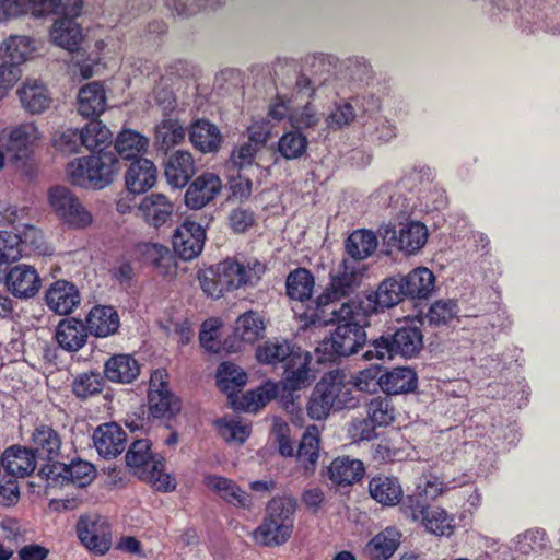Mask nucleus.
<instances>
[{"instance_id": "nucleus-1", "label": "nucleus", "mask_w": 560, "mask_h": 560, "mask_svg": "<svg viewBox=\"0 0 560 560\" xmlns=\"http://www.w3.org/2000/svg\"><path fill=\"white\" fill-rule=\"evenodd\" d=\"M265 271L266 266L258 259L242 262L228 258L202 271L199 281L208 296L219 299L225 292L257 285Z\"/></svg>"}, {"instance_id": "nucleus-2", "label": "nucleus", "mask_w": 560, "mask_h": 560, "mask_svg": "<svg viewBox=\"0 0 560 560\" xmlns=\"http://www.w3.org/2000/svg\"><path fill=\"white\" fill-rule=\"evenodd\" d=\"M82 0H0V10L7 18L31 13L34 18L56 15L51 35H82L78 18Z\"/></svg>"}, {"instance_id": "nucleus-3", "label": "nucleus", "mask_w": 560, "mask_h": 560, "mask_svg": "<svg viewBox=\"0 0 560 560\" xmlns=\"http://www.w3.org/2000/svg\"><path fill=\"white\" fill-rule=\"evenodd\" d=\"M295 501L289 497L272 498L262 523L254 530V539L264 546H280L289 540L294 527Z\"/></svg>"}, {"instance_id": "nucleus-4", "label": "nucleus", "mask_w": 560, "mask_h": 560, "mask_svg": "<svg viewBox=\"0 0 560 560\" xmlns=\"http://www.w3.org/2000/svg\"><path fill=\"white\" fill-rule=\"evenodd\" d=\"M118 171L119 161L112 152L77 158L67 165V175L72 184L97 189L109 185Z\"/></svg>"}, {"instance_id": "nucleus-5", "label": "nucleus", "mask_w": 560, "mask_h": 560, "mask_svg": "<svg viewBox=\"0 0 560 560\" xmlns=\"http://www.w3.org/2000/svg\"><path fill=\"white\" fill-rule=\"evenodd\" d=\"M126 463L133 475L156 490L164 492L175 490L177 485L175 478L164 472V460L152 455L148 440L132 442L126 453Z\"/></svg>"}, {"instance_id": "nucleus-6", "label": "nucleus", "mask_w": 560, "mask_h": 560, "mask_svg": "<svg viewBox=\"0 0 560 560\" xmlns=\"http://www.w3.org/2000/svg\"><path fill=\"white\" fill-rule=\"evenodd\" d=\"M365 271L364 262L349 258L342 259L330 271L329 287L317 298L316 304L328 306L334 300L351 294L361 285Z\"/></svg>"}, {"instance_id": "nucleus-7", "label": "nucleus", "mask_w": 560, "mask_h": 560, "mask_svg": "<svg viewBox=\"0 0 560 560\" xmlns=\"http://www.w3.org/2000/svg\"><path fill=\"white\" fill-rule=\"evenodd\" d=\"M49 205L59 220L70 228L85 229L93 222L92 213L66 187H55L49 190Z\"/></svg>"}, {"instance_id": "nucleus-8", "label": "nucleus", "mask_w": 560, "mask_h": 560, "mask_svg": "<svg viewBox=\"0 0 560 560\" xmlns=\"http://www.w3.org/2000/svg\"><path fill=\"white\" fill-rule=\"evenodd\" d=\"M42 133L34 122H24L0 132V144L14 162H26L40 141Z\"/></svg>"}, {"instance_id": "nucleus-9", "label": "nucleus", "mask_w": 560, "mask_h": 560, "mask_svg": "<svg viewBox=\"0 0 560 560\" xmlns=\"http://www.w3.org/2000/svg\"><path fill=\"white\" fill-rule=\"evenodd\" d=\"M77 533L81 542L96 556H103L110 549L112 528L100 515L81 516L77 524Z\"/></svg>"}, {"instance_id": "nucleus-10", "label": "nucleus", "mask_w": 560, "mask_h": 560, "mask_svg": "<svg viewBox=\"0 0 560 560\" xmlns=\"http://www.w3.org/2000/svg\"><path fill=\"white\" fill-rule=\"evenodd\" d=\"M148 402L154 418L172 417L180 410L178 398L168 389V375L163 369L151 374Z\"/></svg>"}, {"instance_id": "nucleus-11", "label": "nucleus", "mask_w": 560, "mask_h": 560, "mask_svg": "<svg viewBox=\"0 0 560 560\" xmlns=\"http://www.w3.org/2000/svg\"><path fill=\"white\" fill-rule=\"evenodd\" d=\"M366 334L360 323H349L338 325L330 338L324 341L318 350L327 351L331 349V354L327 358L332 360V354L340 357L351 355L365 345Z\"/></svg>"}, {"instance_id": "nucleus-12", "label": "nucleus", "mask_w": 560, "mask_h": 560, "mask_svg": "<svg viewBox=\"0 0 560 560\" xmlns=\"http://www.w3.org/2000/svg\"><path fill=\"white\" fill-rule=\"evenodd\" d=\"M335 79V66L325 57H314L311 63L310 74H300L295 80L294 91L298 95L312 98L324 88L332 84Z\"/></svg>"}, {"instance_id": "nucleus-13", "label": "nucleus", "mask_w": 560, "mask_h": 560, "mask_svg": "<svg viewBox=\"0 0 560 560\" xmlns=\"http://www.w3.org/2000/svg\"><path fill=\"white\" fill-rule=\"evenodd\" d=\"M317 305L316 313L312 316L313 324H349V323H360L371 312L365 310V299L355 301L350 300L340 304L339 306L332 305V302L328 306H319Z\"/></svg>"}, {"instance_id": "nucleus-14", "label": "nucleus", "mask_w": 560, "mask_h": 560, "mask_svg": "<svg viewBox=\"0 0 560 560\" xmlns=\"http://www.w3.org/2000/svg\"><path fill=\"white\" fill-rule=\"evenodd\" d=\"M205 240L206 231L201 224L187 220L175 230L173 247L184 260H191L201 253Z\"/></svg>"}, {"instance_id": "nucleus-15", "label": "nucleus", "mask_w": 560, "mask_h": 560, "mask_svg": "<svg viewBox=\"0 0 560 560\" xmlns=\"http://www.w3.org/2000/svg\"><path fill=\"white\" fill-rule=\"evenodd\" d=\"M49 483H71L83 488L92 482L95 477V468L84 460H73L69 465L55 463L47 474Z\"/></svg>"}, {"instance_id": "nucleus-16", "label": "nucleus", "mask_w": 560, "mask_h": 560, "mask_svg": "<svg viewBox=\"0 0 560 560\" xmlns=\"http://www.w3.org/2000/svg\"><path fill=\"white\" fill-rule=\"evenodd\" d=\"M5 287L15 298L28 299L38 293L42 280L33 266L20 264L5 273Z\"/></svg>"}, {"instance_id": "nucleus-17", "label": "nucleus", "mask_w": 560, "mask_h": 560, "mask_svg": "<svg viewBox=\"0 0 560 560\" xmlns=\"http://www.w3.org/2000/svg\"><path fill=\"white\" fill-rule=\"evenodd\" d=\"M411 517L421 521L425 529L436 536H451L455 528L453 515L440 506H424L422 502L411 504Z\"/></svg>"}, {"instance_id": "nucleus-18", "label": "nucleus", "mask_w": 560, "mask_h": 560, "mask_svg": "<svg viewBox=\"0 0 560 560\" xmlns=\"http://www.w3.org/2000/svg\"><path fill=\"white\" fill-rule=\"evenodd\" d=\"M406 298L401 276L384 279L375 292L365 295V310L375 313L381 308H389Z\"/></svg>"}, {"instance_id": "nucleus-19", "label": "nucleus", "mask_w": 560, "mask_h": 560, "mask_svg": "<svg viewBox=\"0 0 560 560\" xmlns=\"http://www.w3.org/2000/svg\"><path fill=\"white\" fill-rule=\"evenodd\" d=\"M16 95L24 110L32 115L44 113L50 107L51 94L44 82L27 78L16 90Z\"/></svg>"}, {"instance_id": "nucleus-20", "label": "nucleus", "mask_w": 560, "mask_h": 560, "mask_svg": "<svg viewBox=\"0 0 560 560\" xmlns=\"http://www.w3.org/2000/svg\"><path fill=\"white\" fill-rule=\"evenodd\" d=\"M388 242L395 241L399 250L412 255L418 253L428 241V229L418 221L400 224L398 232L387 229L385 236Z\"/></svg>"}, {"instance_id": "nucleus-21", "label": "nucleus", "mask_w": 560, "mask_h": 560, "mask_svg": "<svg viewBox=\"0 0 560 560\" xmlns=\"http://www.w3.org/2000/svg\"><path fill=\"white\" fill-rule=\"evenodd\" d=\"M45 300L52 312L68 315L79 306L81 295L72 282L57 280L46 291Z\"/></svg>"}, {"instance_id": "nucleus-22", "label": "nucleus", "mask_w": 560, "mask_h": 560, "mask_svg": "<svg viewBox=\"0 0 560 560\" xmlns=\"http://www.w3.org/2000/svg\"><path fill=\"white\" fill-rule=\"evenodd\" d=\"M317 384H323L328 398L336 409L350 408L355 405L352 397V385L349 376L341 370L326 373Z\"/></svg>"}, {"instance_id": "nucleus-23", "label": "nucleus", "mask_w": 560, "mask_h": 560, "mask_svg": "<svg viewBox=\"0 0 560 560\" xmlns=\"http://www.w3.org/2000/svg\"><path fill=\"white\" fill-rule=\"evenodd\" d=\"M140 217L150 226L160 228L173 217L174 205L163 194H150L138 206Z\"/></svg>"}, {"instance_id": "nucleus-24", "label": "nucleus", "mask_w": 560, "mask_h": 560, "mask_svg": "<svg viewBox=\"0 0 560 560\" xmlns=\"http://www.w3.org/2000/svg\"><path fill=\"white\" fill-rule=\"evenodd\" d=\"M222 187L221 179L213 173L198 176L185 194V202L191 209H200L214 199Z\"/></svg>"}, {"instance_id": "nucleus-25", "label": "nucleus", "mask_w": 560, "mask_h": 560, "mask_svg": "<svg viewBox=\"0 0 560 560\" xmlns=\"http://www.w3.org/2000/svg\"><path fill=\"white\" fill-rule=\"evenodd\" d=\"M135 255L144 264L151 265L160 275L168 276L175 272L174 257L166 246L158 243H139L135 247Z\"/></svg>"}, {"instance_id": "nucleus-26", "label": "nucleus", "mask_w": 560, "mask_h": 560, "mask_svg": "<svg viewBox=\"0 0 560 560\" xmlns=\"http://www.w3.org/2000/svg\"><path fill=\"white\" fill-rule=\"evenodd\" d=\"M94 445L103 457H116L125 450L126 434L115 422L100 425L93 434Z\"/></svg>"}, {"instance_id": "nucleus-27", "label": "nucleus", "mask_w": 560, "mask_h": 560, "mask_svg": "<svg viewBox=\"0 0 560 560\" xmlns=\"http://www.w3.org/2000/svg\"><path fill=\"white\" fill-rule=\"evenodd\" d=\"M311 355L300 349L284 365V386L290 390H299L308 386L314 376L310 369Z\"/></svg>"}, {"instance_id": "nucleus-28", "label": "nucleus", "mask_w": 560, "mask_h": 560, "mask_svg": "<svg viewBox=\"0 0 560 560\" xmlns=\"http://www.w3.org/2000/svg\"><path fill=\"white\" fill-rule=\"evenodd\" d=\"M205 485L229 504L242 509L252 506L250 495L231 479L218 475H208L205 477Z\"/></svg>"}, {"instance_id": "nucleus-29", "label": "nucleus", "mask_w": 560, "mask_h": 560, "mask_svg": "<svg viewBox=\"0 0 560 560\" xmlns=\"http://www.w3.org/2000/svg\"><path fill=\"white\" fill-rule=\"evenodd\" d=\"M156 176L158 171L151 160L137 159L126 172V187L132 194L144 192L154 186Z\"/></svg>"}, {"instance_id": "nucleus-30", "label": "nucleus", "mask_w": 560, "mask_h": 560, "mask_svg": "<svg viewBox=\"0 0 560 560\" xmlns=\"http://www.w3.org/2000/svg\"><path fill=\"white\" fill-rule=\"evenodd\" d=\"M165 177L174 188L187 185L195 174V162L190 152L178 150L173 153L165 163Z\"/></svg>"}, {"instance_id": "nucleus-31", "label": "nucleus", "mask_w": 560, "mask_h": 560, "mask_svg": "<svg viewBox=\"0 0 560 560\" xmlns=\"http://www.w3.org/2000/svg\"><path fill=\"white\" fill-rule=\"evenodd\" d=\"M86 330L100 338L117 332L120 322L117 312L112 306L97 305L92 307L85 317Z\"/></svg>"}, {"instance_id": "nucleus-32", "label": "nucleus", "mask_w": 560, "mask_h": 560, "mask_svg": "<svg viewBox=\"0 0 560 560\" xmlns=\"http://www.w3.org/2000/svg\"><path fill=\"white\" fill-rule=\"evenodd\" d=\"M192 145L202 153L219 151L223 137L220 129L207 119H197L189 128Z\"/></svg>"}, {"instance_id": "nucleus-33", "label": "nucleus", "mask_w": 560, "mask_h": 560, "mask_svg": "<svg viewBox=\"0 0 560 560\" xmlns=\"http://www.w3.org/2000/svg\"><path fill=\"white\" fill-rule=\"evenodd\" d=\"M401 279L406 298L412 300H427L435 289V276L427 267L415 268Z\"/></svg>"}, {"instance_id": "nucleus-34", "label": "nucleus", "mask_w": 560, "mask_h": 560, "mask_svg": "<svg viewBox=\"0 0 560 560\" xmlns=\"http://www.w3.org/2000/svg\"><path fill=\"white\" fill-rule=\"evenodd\" d=\"M86 37H49L54 45L72 55V60L80 67L81 75L89 79L94 74L93 66L85 61L96 62L97 57L86 54Z\"/></svg>"}, {"instance_id": "nucleus-35", "label": "nucleus", "mask_w": 560, "mask_h": 560, "mask_svg": "<svg viewBox=\"0 0 560 560\" xmlns=\"http://www.w3.org/2000/svg\"><path fill=\"white\" fill-rule=\"evenodd\" d=\"M1 466L9 475L23 478L35 470L36 456L32 450L12 446L3 453Z\"/></svg>"}, {"instance_id": "nucleus-36", "label": "nucleus", "mask_w": 560, "mask_h": 560, "mask_svg": "<svg viewBox=\"0 0 560 560\" xmlns=\"http://www.w3.org/2000/svg\"><path fill=\"white\" fill-rule=\"evenodd\" d=\"M36 37H5L0 44V58L19 67L37 51Z\"/></svg>"}, {"instance_id": "nucleus-37", "label": "nucleus", "mask_w": 560, "mask_h": 560, "mask_svg": "<svg viewBox=\"0 0 560 560\" xmlns=\"http://www.w3.org/2000/svg\"><path fill=\"white\" fill-rule=\"evenodd\" d=\"M85 325L75 318L63 319L56 329V340L67 351H78L86 342Z\"/></svg>"}, {"instance_id": "nucleus-38", "label": "nucleus", "mask_w": 560, "mask_h": 560, "mask_svg": "<svg viewBox=\"0 0 560 560\" xmlns=\"http://www.w3.org/2000/svg\"><path fill=\"white\" fill-rule=\"evenodd\" d=\"M106 106L104 88L98 82H91L82 86L78 94V112L84 116H98Z\"/></svg>"}, {"instance_id": "nucleus-39", "label": "nucleus", "mask_w": 560, "mask_h": 560, "mask_svg": "<svg viewBox=\"0 0 560 560\" xmlns=\"http://www.w3.org/2000/svg\"><path fill=\"white\" fill-rule=\"evenodd\" d=\"M329 478L339 486H349L364 475L363 463L348 456L337 457L328 468Z\"/></svg>"}, {"instance_id": "nucleus-40", "label": "nucleus", "mask_w": 560, "mask_h": 560, "mask_svg": "<svg viewBox=\"0 0 560 560\" xmlns=\"http://www.w3.org/2000/svg\"><path fill=\"white\" fill-rule=\"evenodd\" d=\"M104 373L112 382L131 383L139 375L140 366L131 355L117 354L107 360Z\"/></svg>"}, {"instance_id": "nucleus-41", "label": "nucleus", "mask_w": 560, "mask_h": 560, "mask_svg": "<svg viewBox=\"0 0 560 560\" xmlns=\"http://www.w3.org/2000/svg\"><path fill=\"white\" fill-rule=\"evenodd\" d=\"M400 544V533L394 527H387L375 535L366 545L371 560H388Z\"/></svg>"}, {"instance_id": "nucleus-42", "label": "nucleus", "mask_w": 560, "mask_h": 560, "mask_svg": "<svg viewBox=\"0 0 560 560\" xmlns=\"http://www.w3.org/2000/svg\"><path fill=\"white\" fill-rule=\"evenodd\" d=\"M416 386V373L409 368H397L380 376V387L389 395L408 393Z\"/></svg>"}, {"instance_id": "nucleus-43", "label": "nucleus", "mask_w": 560, "mask_h": 560, "mask_svg": "<svg viewBox=\"0 0 560 560\" xmlns=\"http://www.w3.org/2000/svg\"><path fill=\"white\" fill-rule=\"evenodd\" d=\"M34 452L37 457L52 460L59 455L61 439L59 434L48 425L37 427L32 435Z\"/></svg>"}, {"instance_id": "nucleus-44", "label": "nucleus", "mask_w": 560, "mask_h": 560, "mask_svg": "<svg viewBox=\"0 0 560 560\" xmlns=\"http://www.w3.org/2000/svg\"><path fill=\"white\" fill-rule=\"evenodd\" d=\"M319 431L317 427L311 425L304 432L298 452L296 459L306 474L314 471L319 457Z\"/></svg>"}, {"instance_id": "nucleus-45", "label": "nucleus", "mask_w": 560, "mask_h": 560, "mask_svg": "<svg viewBox=\"0 0 560 560\" xmlns=\"http://www.w3.org/2000/svg\"><path fill=\"white\" fill-rule=\"evenodd\" d=\"M186 130L177 119L166 118L156 125L153 144L159 151L167 152L184 141Z\"/></svg>"}, {"instance_id": "nucleus-46", "label": "nucleus", "mask_w": 560, "mask_h": 560, "mask_svg": "<svg viewBox=\"0 0 560 560\" xmlns=\"http://www.w3.org/2000/svg\"><path fill=\"white\" fill-rule=\"evenodd\" d=\"M371 497L383 505H395L402 497V489L397 479L387 476H377L370 480Z\"/></svg>"}, {"instance_id": "nucleus-47", "label": "nucleus", "mask_w": 560, "mask_h": 560, "mask_svg": "<svg viewBox=\"0 0 560 560\" xmlns=\"http://www.w3.org/2000/svg\"><path fill=\"white\" fill-rule=\"evenodd\" d=\"M294 353L296 350L285 339L267 340L256 349L257 360L270 365L285 364Z\"/></svg>"}, {"instance_id": "nucleus-48", "label": "nucleus", "mask_w": 560, "mask_h": 560, "mask_svg": "<svg viewBox=\"0 0 560 560\" xmlns=\"http://www.w3.org/2000/svg\"><path fill=\"white\" fill-rule=\"evenodd\" d=\"M377 238L371 231L358 230L350 234L346 241V252L349 259L363 262L377 248Z\"/></svg>"}, {"instance_id": "nucleus-49", "label": "nucleus", "mask_w": 560, "mask_h": 560, "mask_svg": "<svg viewBox=\"0 0 560 560\" xmlns=\"http://www.w3.org/2000/svg\"><path fill=\"white\" fill-rule=\"evenodd\" d=\"M278 388L277 383L268 381L258 388L244 394L237 404L233 402L234 408L246 412H257L270 400L276 398L278 395Z\"/></svg>"}, {"instance_id": "nucleus-50", "label": "nucleus", "mask_w": 560, "mask_h": 560, "mask_svg": "<svg viewBox=\"0 0 560 560\" xmlns=\"http://www.w3.org/2000/svg\"><path fill=\"white\" fill-rule=\"evenodd\" d=\"M396 354L405 358L415 357L422 348V332L418 327L405 326L392 336Z\"/></svg>"}, {"instance_id": "nucleus-51", "label": "nucleus", "mask_w": 560, "mask_h": 560, "mask_svg": "<svg viewBox=\"0 0 560 560\" xmlns=\"http://www.w3.org/2000/svg\"><path fill=\"white\" fill-rule=\"evenodd\" d=\"M149 139L131 129L122 130L116 138L115 150L125 160H131L145 152Z\"/></svg>"}, {"instance_id": "nucleus-52", "label": "nucleus", "mask_w": 560, "mask_h": 560, "mask_svg": "<svg viewBox=\"0 0 560 560\" xmlns=\"http://www.w3.org/2000/svg\"><path fill=\"white\" fill-rule=\"evenodd\" d=\"M265 328L262 317L249 311L238 316L234 334L243 342L252 345L264 336Z\"/></svg>"}, {"instance_id": "nucleus-53", "label": "nucleus", "mask_w": 560, "mask_h": 560, "mask_svg": "<svg viewBox=\"0 0 560 560\" xmlns=\"http://www.w3.org/2000/svg\"><path fill=\"white\" fill-rule=\"evenodd\" d=\"M247 382L246 373L232 362H223L217 372V384L219 388L232 396L235 392L241 390Z\"/></svg>"}, {"instance_id": "nucleus-54", "label": "nucleus", "mask_w": 560, "mask_h": 560, "mask_svg": "<svg viewBox=\"0 0 560 560\" xmlns=\"http://www.w3.org/2000/svg\"><path fill=\"white\" fill-rule=\"evenodd\" d=\"M314 289V278L311 272L304 268H299L287 278V293L292 300L306 301L312 296Z\"/></svg>"}, {"instance_id": "nucleus-55", "label": "nucleus", "mask_w": 560, "mask_h": 560, "mask_svg": "<svg viewBox=\"0 0 560 560\" xmlns=\"http://www.w3.org/2000/svg\"><path fill=\"white\" fill-rule=\"evenodd\" d=\"M360 103L361 100L359 97L336 103L331 112L326 117L325 121L327 127L337 130L352 124L359 116L357 107L360 106Z\"/></svg>"}, {"instance_id": "nucleus-56", "label": "nucleus", "mask_w": 560, "mask_h": 560, "mask_svg": "<svg viewBox=\"0 0 560 560\" xmlns=\"http://www.w3.org/2000/svg\"><path fill=\"white\" fill-rule=\"evenodd\" d=\"M16 226L21 240V258L31 255H44L47 253V246L43 233L34 225L21 224Z\"/></svg>"}, {"instance_id": "nucleus-57", "label": "nucleus", "mask_w": 560, "mask_h": 560, "mask_svg": "<svg viewBox=\"0 0 560 560\" xmlns=\"http://www.w3.org/2000/svg\"><path fill=\"white\" fill-rule=\"evenodd\" d=\"M220 436L228 443L243 444L250 435V425L237 417H224L217 420Z\"/></svg>"}, {"instance_id": "nucleus-58", "label": "nucleus", "mask_w": 560, "mask_h": 560, "mask_svg": "<svg viewBox=\"0 0 560 560\" xmlns=\"http://www.w3.org/2000/svg\"><path fill=\"white\" fill-rule=\"evenodd\" d=\"M82 142L88 150L102 151L112 142V132L101 120H92L82 129Z\"/></svg>"}, {"instance_id": "nucleus-59", "label": "nucleus", "mask_w": 560, "mask_h": 560, "mask_svg": "<svg viewBox=\"0 0 560 560\" xmlns=\"http://www.w3.org/2000/svg\"><path fill=\"white\" fill-rule=\"evenodd\" d=\"M307 143V138L300 131H289L279 139L278 151L287 160L298 159L305 153Z\"/></svg>"}, {"instance_id": "nucleus-60", "label": "nucleus", "mask_w": 560, "mask_h": 560, "mask_svg": "<svg viewBox=\"0 0 560 560\" xmlns=\"http://www.w3.org/2000/svg\"><path fill=\"white\" fill-rule=\"evenodd\" d=\"M323 386V384H316L311 394L307 404V413L312 419L322 420L326 418L332 409H336Z\"/></svg>"}, {"instance_id": "nucleus-61", "label": "nucleus", "mask_w": 560, "mask_h": 560, "mask_svg": "<svg viewBox=\"0 0 560 560\" xmlns=\"http://www.w3.org/2000/svg\"><path fill=\"white\" fill-rule=\"evenodd\" d=\"M368 418L376 425H388L394 420V408L386 397H375L366 405Z\"/></svg>"}, {"instance_id": "nucleus-62", "label": "nucleus", "mask_w": 560, "mask_h": 560, "mask_svg": "<svg viewBox=\"0 0 560 560\" xmlns=\"http://www.w3.org/2000/svg\"><path fill=\"white\" fill-rule=\"evenodd\" d=\"M319 119L316 108L310 102L304 106L293 107L289 114V121L295 129L315 127Z\"/></svg>"}, {"instance_id": "nucleus-63", "label": "nucleus", "mask_w": 560, "mask_h": 560, "mask_svg": "<svg viewBox=\"0 0 560 560\" xmlns=\"http://www.w3.org/2000/svg\"><path fill=\"white\" fill-rule=\"evenodd\" d=\"M54 147L63 153H77L83 147L82 130L67 128L57 131L54 139Z\"/></svg>"}, {"instance_id": "nucleus-64", "label": "nucleus", "mask_w": 560, "mask_h": 560, "mask_svg": "<svg viewBox=\"0 0 560 560\" xmlns=\"http://www.w3.org/2000/svg\"><path fill=\"white\" fill-rule=\"evenodd\" d=\"M458 313L457 304L452 300H440L431 305L427 318L431 325H445Z\"/></svg>"}]
</instances>
